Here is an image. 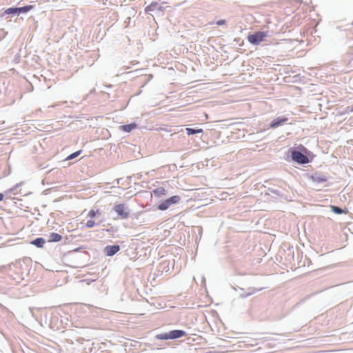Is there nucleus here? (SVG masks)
<instances>
[{"instance_id": "obj_5", "label": "nucleus", "mask_w": 353, "mask_h": 353, "mask_svg": "<svg viewBox=\"0 0 353 353\" xmlns=\"http://www.w3.org/2000/svg\"><path fill=\"white\" fill-rule=\"evenodd\" d=\"M120 250L119 245H107L104 248L103 252L106 256H112Z\"/></svg>"}, {"instance_id": "obj_21", "label": "nucleus", "mask_w": 353, "mask_h": 353, "mask_svg": "<svg viewBox=\"0 0 353 353\" xmlns=\"http://www.w3.org/2000/svg\"><path fill=\"white\" fill-rule=\"evenodd\" d=\"M94 225H95V223L94 221L89 220L86 223V226L88 228H91L94 227Z\"/></svg>"}, {"instance_id": "obj_20", "label": "nucleus", "mask_w": 353, "mask_h": 353, "mask_svg": "<svg viewBox=\"0 0 353 353\" xmlns=\"http://www.w3.org/2000/svg\"><path fill=\"white\" fill-rule=\"evenodd\" d=\"M99 213V211L97 210V211H94V210H91L89 212H88V216L90 217V218H94L97 214Z\"/></svg>"}, {"instance_id": "obj_12", "label": "nucleus", "mask_w": 353, "mask_h": 353, "mask_svg": "<svg viewBox=\"0 0 353 353\" xmlns=\"http://www.w3.org/2000/svg\"><path fill=\"white\" fill-rule=\"evenodd\" d=\"M312 180L314 182L320 183H323V182L326 181H327V178L325 177V176L314 175V176H312Z\"/></svg>"}, {"instance_id": "obj_17", "label": "nucleus", "mask_w": 353, "mask_h": 353, "mask_svg": "<svg viewBox=\"0 0 353 353\" xmlns=\"http://www.w3.org/2000/svg\"><path fill=\"white\" fill-rule=\"evenodd\" d=\"M81 152V150H79V151H77L74 153H72L71 154H70L68 157H67V160H71V159H73L74 158H76L77 157H78Z\"/></svg>"}, {"instance_id": "obj_23", "label": "nucleus", "mask_w": 353, "mask_h": 353, "mask_svg": "<svg viewBox=\"0 0 353 353\" xmlns=\"http://www.w3.org/2000/svg\"><path fill=\"white\" fill-rule=\"evenodd\" d=\"M225 22L226 21L225 19H220L216 22V24L218 26H222V25H224L225 23Z\"/></svg>"}, {"instance_id": "obj_11", "label": "nucleus", "mask_w": 353, "mask_h": 353, "mask_svg": "<svg viewBox=\"0 0 353 353\" xmlns=\"http://www.w3.org/2000/svg\"><path fill=\"white\" fill-rule=\"evenodd\" d=\"M153 194L156 196H161L165 194V190L163 187L158 188L153 190Z\"/></svg>"}, {"instance_id": "obj_1", "label": "nucleus", "mask_w": 353, "mask_h": 353, "mask_svg": "<svg viewBox=\"0 0 353 353\" xmlns=\"http://www.w3.org/2000/svg\"><path fill=\"white\" fill-rule=\"evenodd\" d=\"M268 36V32L258 31L248 36V41L253 45H259Z\"/></svg>"}, {"instance_id": "obj_24", "label": "nucleus", "mask_w": 353, "mask_h": 353, "mask_svg": "<svg viewBox=\"0 0 353 353\" xmlns=\"http://www.w3.org/2000/svg\"><path fill=\"white\" fill-rule=\"evenodd\" d=\"M270 191H271L272 193H274V194H279V190H270Z\"/></svg>"}, {"instance_id": "obj_28", "label": "nucleus", "mask_w": 353, "mask_h": 353, "mask_svg": "<svg viewBox=\"0 0 353 353\" xmlns=\"http://www.w3.org/2000/svg\"><path fill=\"white\" fill-rule=\"evenodd\" d=\"M352 25H353V22H352Z\"/></svg>"}, {"instance_id": "obj_9", "label": "nucleus", "mask_w": 353, "mask_h": 353, "mask_svg": "<svg viewBox=\"0 0 353 353\" xmlns=\"http://www.w3.org/2000/svg\"><path fill=\"white\" fill-rule=\"evenodd\" d=\"M45 243L46 240L42 237H38L30 241V244L34 245L37 248H43Z\"/></svg>"}, {"instance_id": "obj_25", "label": "nucleus", "mask_w": 353, "mask_h": 353, "mask_svg": "<svg viewBox=\"0 0 353 353\" xmlns=\"http://www.w3.org/2000/svg\"><path fill=\"white\" fill-rule=\"evenodd\" d=\"M350 68H353V59L350 61Z\"/></svg>"}, {"instance_id": "obj_16", "label": "nucleus", "mask_w": 353, "mask_h": 353, "mask_svg": "<svg viewBox=\"0 0 353 353\" xmlns=\"http://www.w3.org/2000/svg\"><path fill=\"white\" fill-rule=\"evenodd\" d=\"M331 208L332 212H334L335 214H341L343 212V210L338 206L331 205Z\"/></svg>"}, {"instance_id": "obj_8", "label": "nucleus", "mask_w": 353, "mask_h": 353, "mask_svg": "<svg viewBox=\"0 0 353 353\" xmlns=\"http://www.w3.org/2000/svg\"><path fill=\"white\" fill-rule=\"evenodd\" d=\"M62 239L61 235L58 233L52 232L50 233L48 236V241L49 242H59Z\"/></svg>"}, {"instance_id": "obj_3", "label": "nucleus", "mask_w": 353, "mask_h": 353, "mask_svg": "<svg viewBox=\"0 0 353 353\" xmlns=\"http://www.w3.org/2000/svg\"><path fill=\"white\" fill-rule=\"evenodd\" d=\"M113 210L117 213L119 217L122 219H125L128 217L130 210L125 206L124 204L115 205Z\"/></svg>"}, {"instance_id": "obj_18", "label": "nucleus", "mask_w": 353, "mask_h": 353, "mask_svg": "<svg viewBox=\"0 0 353 353\" xmlns=\"http://www.w3.org/2000/svg\"><path fill=\"white\" fill-rule=\"evenodd\" d=\"M6 14H17V8H8L5 11Z\"/></svg>"}, {"instance_id": "obj_4", "label": "nucleus", "mask_w": 353, "mask_h": 353, "mask_svg": "<svg viewBox=\"0 0 353 353\" xmlns=\"http://www.w3.org/2000/svg\"><path fill=\"white\" fill-rule=\"evenodd\" d=\"M181 200V197L178 195H174L171 196L170 198L166 199L163 203L159 205L158 209L160 210H165L169 208V207L172 204H176L179 202Z\"/></svg>"}, {"instance_id": "obj_14", "label": "nucleus", "mask_w": 353, "mask_h": 353, "mask_svg": "<svg viewBox=\"0 0 353 353\" xmlns=\"http://www.w3.org/2000/svg\"><path fill=\"white\" fill-rule=\"evenodd\" d=\"M17 13H25L28 12L32 8V6H26L23 7L17 8Z\"/></svg>"}, {"instance_id": "obj_15", "label": "nucleus", "mask_w": 353, "mask_h": 353, "mask_svg": "<svg viewBox=\"0 0 353 353\" xmlns=\"http://www.w3.org/2000/svg\"><path fill=\"white\" fill-rule=\"evenodd\" d=\"M156 339H160V340H168L170 339L169 332L159 334L156 335Z\"/></svg>"}, {"instance_id": "obj_26", "label": "nucleus", "mask_w": 353, "mask_h": 353, "mask_svg": "<svg viewBox=\"0 0 353 353\" xmlns=\"http://www.w3.org/2000/svg\"><path fill=\"white\" fill-rule=\"evenodd\" d=\"M3 199V194L0 193V201Z\"/></svg>"}, {"instance_id": "obj_22", "label": "nucleus", "mask_w": 353, "mask_h": 353, "mask_svg": "<svg viewBox=\"0 0 353 353\" xmlns=\"http://www.w3.org/2000/svg\"><path fill=\"white\" fill-rule=\"evenodd\" d=\"M248 290H249V292L246 294H245V295L242 294V295H241V297H246L248 296L252 295V294L254 293V291H255L254 290H251V289H248Z\"/></svg>"}, {"instance_id": "obj_10", "label": "nucleus", "mask_w": 353, "mask_h": 353, "mask_svg": "<svg viewBox=\"0 0 353 353\" xmlns=\"http://www.w3.org/2000/svg\"><path fill=\"white\" fill-rule=\"evenodd\" d=\"M137 127V125L134 123H130V124H126V125H121V128L126 132H131L132 130L135 129Z\"/></svg>"}, {"instance_id": "obj_6", "label": "nucleus", "mask_w": 353, "mask_h": 353, "mask_svg": "<svg viewBox=\"0 0 353 353\" xmlns=\"http://www.w3.org/2000/svg\"><path fill=\"white\" fill-rule=\"evenodd\" d=\"M288 119L285 117H279L274 119H273L270 125L271 128H276L279 126L284 124L286 121H288Z\"/></svg>"}, {"instance_id": "obj_13", "label": "nucleus", "mask_w": 353, "mask_h": 353, "mask_svg": "<svg viewBox=\"0 0 353 353\" xmlns=\"http://www.w3.org/2000/svg\"><path fill=\"white\" fill-rule=\"evenodd\" d=\"M185 130H186L187 134L188 135H192V134H195L203 132L202 129H194V128H187Z\"/></svg>"}, {"instance_id": "obj_27", "label": "nucleus", "mask_w": 353, "mask_h": 353, "mask_svg": "<svg viewBox=\"0 0 353 353\" xmlns=\"http://www.w3.org/2000/svg\"><path fill=\"white\" fill-rule=\"evenodd\" d=\"M348 108H350V112H353V105L350 106V107H348Z\"/></svg>"}, {"instance_id": "obj_19", "label": "nucleus", "mask_w": 353, "mask_h": 353, "mask_svg": "<svg viewBox=\"0 0 353 353\" xmlns=\"http://www.w3.org/2000/svg\"><path fill=\"white\" fill-rule=\"evenodd\" d=\"M157 5V3H151L150 6H148L146 8H145V11L146 12H149V11H152L154 10V8L156 7V6Z\"/></svg>"}, {"instance_id": "obj_7", "label": "nucleus", "mask_w": 353, "mask_h": 353, "mask_svg": "<svg viewBox=\"0 0 353 353\" xmlns=\"http://www.w3.org/2000/svg\"><path fill=\"white\" fill-rule=\"evenodd\" d=\"M170 339H176L186 335V332L181 330H174L169 332Z\"/></svg>"}, {"instance_id": "obj_2", "label": "nucleus", "mask_w": 353, "mask_h": 353, "mask_svg": "<svg viewBox=\"0 0 353 353\" xmlns=\"http://www.w3.org/2000/svg\"><path fill=\"white\" fill-rule=\"evenodd\" d=\"M292 160L299 164H306L309 163L308 157L301 152L295 149L291 151Z\"/></svg>"}]
</instances>
